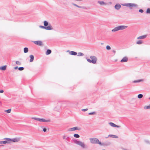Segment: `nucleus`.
<instances>
[{"instance_id": "1", "label": "nucleus", "mask_w": 150, "mask_h": 150, "mask_svg": "<svg viewBox=\"0 0 150 150\" xmlns=\"http://www.w3.org/2000/svg\"><path fill=\"white\" fill-rule=\"evenodd\" d=\"M91 143L93 144H98L101 146H104V143H102L98 139L96 138H93L90 139Z\"/></svg>"}, {"instance_id": "2", "label": "nucleus", "mask_w": 150, "mask_h": 150, "mask_svg": "<svg viewBox=\"0 0 150 150\" xmlns=\"http://www.w3.org/2000/svg\"><path fill=\"white\" fill-rule=\"evenodd\" d=\"M90 58L91 60L88 58L87 57L86 58L88 62L90 63H92L93 64H95L96 63L97 59L96 57L93 56H91L90 57Z\"/></svg>"}, {"instance_id": "3", "label": "nucleus", "mask_w": 150, "mask_h": 150, "mask_svg": "<svg viewBox=\"0 0 150 150\" xmlns=\"http://www.w3.org/2000/svg\"><path fill=\"white\" fill-rule=\"evenodd\" d=\"M43 23L44 26L46 27V30H51L53 29L50 23H49L47 21H45Z\"/></svg>"}, {"instance_id": "4", "label": "nucleus", "mask_w": 150, "mask_h": 150, "mask_svg": "<svg viewBox=\"0 0 150 150\" xmlns=\"http://www.w3.org/2000/svg\"><path fill=\"white\" fill-rule=\"evenodd\" d=\"M73 142L74 143L81 146L82 148H85V145L83 143L74 139H73Z\"/></svg>"}, {"instance_id": "5", "label": "nucleus", "mask_w": 150, "mask_h": 150, "mask_svg": "<svg viewBox=\"0 0 150 150\" xmlns=\"http://www.w3.org/2000/svg\"><path fill=\"white\" fill-rule=\"evenodd\" d=\"M73 142L74 143L81 146L82 148H85V145L83 143L74 139H73Z\"/></svg>"}, {"instance_id": "6", "label": "nucleus", "mask_w": 150, "mask_h": 150, "mask_svg": "<svg viewBox=\"0 0 150 150\" xmlns=\"http://www.w3.org/2000/svg\"><path fill=\"white\" fill-rule=\"evenodd\" d=\"M122 5L124 6H126L129 7V8L130 9H132V8L131 7L134 6L137 7L138 6L136 4L131 3L122 4Z\"/></svg>"}, {"instance_id": "7", "label": "nucleus", "mask_w": 150, "mask_h": 150, "mask_svg": "<svg viewBox=\"0 0 150 150\" xmlns=\"http://www.w3.org/2000/svg\"><path fill=\"white\" fill-rule=\"evenodd\" d=\"M32 119L39 121V122H50V120H45L43 118H37L35 117H32Z\"/></svg>"}, {"instance_id": "8", "label": "nucleus", "mask_w": 150, "mask_h": 150, "mask_svg": "<svg viewBox=\"0 0 150 150\" xmlns=\"http://www.w3.org/2000/svg\"><path fill=\"white\" fill-rule=\"evenodd\" d=\"M9 142H16L19 141L20 140V138H15L13 139H11L8 138L7 139Z\"/></svg>"}, {"instance_id": "9", "label": "nucleus", "mask_w": 150, "mask_h": 150, "mask_svg": "<svg viewBox=\"0 0 150 150\" xmlns=\"http://www.w3.org/2000/svg\"><path fill=\"white\" fill-rule=\"evenodd\" d=\"M35 45H39V46H42L43 45L42 42L41 41L38 40L32 41Z\"/></svg>"}, {"instance_id": "10", "label": "nucleus", "mask_w": 150, "mask_h": 150, "mask_svg": "<svg viewBox=\"0 0 150 150\" xmlns=\"http://www.w3.org/2000/svg\"><path fill=\"white\" fill-rule=\"evenodd\" d=\"M64 103V102H59L57 103V106H59V108H60L61 107L64 108L65 107V103Z\"/></svg>"}, {"instance_id": "11", "label": "nucleus", "mask_w": 150, "mask_h": 150, "mask_svg": "<svg viewBox=\"0 0 150 150\" xmlns=\"http://www.w3.org/2000/svg\"><path fill=\"white\" fill-rule=\"evenodd\" d=\"M7 139H8V138H5L4 139V140H6L4 141H0V144H5L7 143H10V142H9V141H8Z\"/></svg>"}, {"instance_id": "12", "label": "nucleus", "mask_w": 150, "mask_h": 150, "mask_svg": "<svg viewBox=\"0 0 150 150\" xmlns=\"http://www.w3.org/2000/svg\"><path fill=\"white\" fill-rule=\"evenodd\" d=\"M67 52H68L69 54L72 55L76 56L77 54V53L74 51H70L69 50L66 51Z\"/></svg>"}, {"instance_id": "13", "label": "nucleus", "mask_w": 150, "mask_h": 150, "mask_svg": "<svg viewBox=\"0 0 150 150\" xmlns=\"http://www.w3.org/2000/svg\"><path fill=\"white\" fill-rule=\"evenodd\" d=\"M80 129L78 128V127H74L69 129L68 130V131H75L76 130H79Z\"/></svg>"}, {"instance_id": "14", "label": "nucleus", "mask_w": 150, "mask_h": 150, "mask_svg": "<svg viewBox=\"0 0 150 150\" xmlns=\"http://www.w3.org/2000/svg\"><path fill=\"white\" fill-rule=\"evenodd\" d=\"M118 27L119 29V30H120L125 29L127 27V26L125 25H120L118 26Z\"/></svg>"}, {"instance_id": "15", "label": "nucleus", "mask_w": 150, "mask_h": 150, "mask_svg": "<svg viewBox=\"0 0 150 150\" xmlns=\"http://www.w3.org/2000/svg\"><path fill=\"white\" fill-rule=\"evenodd\" d=\"M128 60V58L126 57H124L120 61V62H126Z\"/></svg>"}, {"instance_id": "16", "label": "nucleus", "mask_w": 150, "mask_h": 150, "mask_svg": "<svg viewBox=\"0 0 150 150\" xmlns=\"http://www.w3.org/2000/svg\"><path fill=\"white\" fill-rule=\"evenodd\" d=\"M121 7V6L119 4H116L115 6V8L117 10H119Z\"/></svg>"}, {"instance_id": "17", "label": "nucleus", "mask_w": 150, "mask_h": 150, "mask_svg": "<svg viewBox=\"0 0 150 150\" xmlns=\"http://www.w3.org/2000/svg\"><path fill=\"white\" fill-rule=\"evenodd\" d=\"M108 137H112V138H117L118 137L117 136L115 135H113V134H109L108 135V137H106V138H107Z\"/></svg>"}, {"instance_id": "18", "label": "nucleus", "mask_w": 150, "mask_h": 150, "mask_svg": "<svg viewBox=\"0 0 150 150\" xmlns=\"http://www.w3.org/2000/svg\"><path fill=\"white\" fill-rule=\"evenodd\" d=\"M7 66L5 65L3 66H1L0 67V70L2 71H5L6 69Z\"/></svg>"}, {"instance_id": "19", "label": "nucleus", "mask_w": 150, "mask_h": 150, "mask_svg": "<svg viewBox=\"0 0 150 150\" xmlns=\"http://www.w3.org/2000/svg\"><path fill=\"white\" fill-rule=\"evenodd\" d=\"M72 4L73 5H74V6L77 7L78 8H83L84 9H86V7H85L79 6L78 5H77L76 4H74V3H73Z\"/></svg>"}, {"instance_id": "20", "label": "nucleus", "mask_w": 150, "mask_h": 150, "mask_svg": "<svg viewBox=\"0 0 150 150\" xmlns=\"http://www.w3.org/2000/svg\"><path fill=\"white\" fill-rule=\"evenodd\" d=\"M30 58L29 61L30 62H32L33 61L34 59V56L33 55H30L29 56Z\"/></svg>"}, {"instance_id": "21", "label": "nucleus", "mask_w": 150, "mask_h": 150, "mask_svg": "<svg viewBox=\"0 0 150 150\" xmlns=\"http://www.w3.org/2000/svg\"><path fill=\"white\" fill-rule=\"evenodd\" d=\"M147 36L146 35H145L140 36L137 38V39H144L146 38Z\"/></svg>"}, {"instance_id": "22", "label": "nucleus", "mask_w": 150, "mask_h": 150, "mask_svg": "<svg viewBox=\"0 0 150 150\" xmlns=\"http://www.w3.org/2000/svg\"><path fill=\"white\" fill-rule=\"evenodd\" d=\"M52 52L51 50L50 49H47L46 51V54L47 55H48L50 54Z\"/></svg>"}, {"instance_id": "23", "label": "nucleus", "mask_w": 150, "mask_h": 150, "mask_svg": "<svg viewBox=\"0 0 150 150\" xmlns=\"http://www.w3.org/2000/svg\"><path fill=\"white\" fill-rule=\"evenodd\" d=\"M23 51L24 53H27L28 52V47H25L23 49Z\"/></svg>"}, {"instance_id": "24", "label": "nucleus", "mask_w": 150, "mask_h": 150, "mask_svg": "<svg viewBox=\"0 0 150 150\" xmlns=\"http://www.w3.org/2000/svg\"><path fill=\"white\" fill-rule=\"evenodd\" d=\"M143 79H141L140 80H134L133 81V82L134 83H136L137 82H140L141 81H143Z\"/></svg>"}, {"instance_id": "25", "label": "nucleus", "mask_w": 150, "mask_h": 150, "mask_svg": "<svg viewBox=\"0 0 150 150\" xmlns=\"http://www.w3.org/2000/svg\"><path fill=\"white\" fill-rule=\"evenodd\" d=\"M118 30H119V29H118V27L117 26V27L113 29L112 30V31L115 32L116 31H118Z\"/></svg>"}, {"instance_id": "26", "label": "nucleus", "mask_w": 150, "mask_h": 150, "mask_svg": "<svg viewBox=\"0 0 150 150\" xmlns=\"http://www.w3.org/2000/svg\"><path fill=\"white\" fill-rule=\"evenodd\" d=\"M109 124L112 127H115V126H116V125L114 123H112V122H109Z\"/></svg>"}, {"instance_id": "27", "label": "nucleus", "mask_w": 150, "mask_h": 150, "mask_svg": "<svg viewBox=\"0 0 150 150\" xmlns=\"http://www.w3.org/2000/svg\"><path fill=\"white\" fill-rule=\"evenodd\" d=\"M143 97V95L141 94H139L137 96V97L139 99H141Z\"/></svg>"}, {"instance_id": "28", "label": "nucleus", "mask_w": 150, "mask_h": 150, "mask_svg": "<svg viewBox=\"0 0 150 150\" xmlns=\"http://www.w3.org/2000/svg\"><path fill=\"white\" fill-rule=\"evenodd\" d=\"M98 3L99 4H100V5H104L105 4V2L103 1H98Z\"/></svg>"}, {"instance_id": "29", "label": "nucleus", "mask_w": 150, "mask_h": 150, "mask_svg": "<svg viewBox=\"0 0 150 150\" xmlns=\"http://www.w3.org/2000/svg\"><path fill=\"white\" fill-rule=\"evenodd\" d=\"M84 55V54L81 52H79L78 53L77 56L78 57L82 56Z\"/></svg>"}, {"instance_id": "30", "label": "nucleus", "mask_w": 150, "mask_h": 150, "mask_svg": "<svg viewBox=\"0 0 150 150\" xmlns=\"http://www.w3.org/2000/svg\"><path fill=\"white\" fill-rule=\"evenodd\" d=\"M142 43V41L141 40H139L137 41V42H136V43L137 44H138V45L141 44Z\"/></svg>"}, {"instance_id": "31", "label": "nucleus", "mask_w": 150, "mask_h": 150, "mask_svg": "<svg viewBox=\"0 0 150 150\" xmlns=\"http://www.w3.org/2000/svg\"><path fill=\"white\" fill-rule=\"evenodd\" d=\"M74 137L76 138H78L80 137V136L78 134H75L74 135Z\"/></svg>"}, {"instance_id": "32", "label": "nucleus", "mask_w": 150, "mask_h": 150, "mask_svg": "<svg viewBox=\"0 0 150 150\" xmlns=\"http://www.w3.org/2000/svg\"><path fill=\"white\" fill-rule=\"evenodd\" d=\"M24 69V68L23 67H18V70L20 71H23Z\"/></svg>"}, {"instance_id": "33", "label": "nucleus", "mask_w": 150, "mask_h": 150, "mask_svg": "<svg viewBox=\"0 0 150 150\" xmlns=\"http://www.w3.org/2000/svg\"><path fill=\"white\" fill-rule=\"evenodd\" d=\"M11 109H9L8 110H5V112H6L8 113H9L11 112Z\"/></svg>"}, {"instance_id": "34", "label": "nucleus", "mask_w": 150, "mask_h": 150, "mask_svg": "<svg viewBox=\"0 0 150 150\" xmlns=\"http://www.w3.org/2000/svg\"><path fill=\"white\" fill-rule=\"evenodd\" d=\"M144 108L145 109H150V106H149V105L148 106H145Z\"/></svg>"}, {"instance_id": "35", "label": "nucleus", "mask_w": 150, "mask_h": 150, "mask_svg": "<svg viewBox=\"0 0 150 150\" xmlns=\"http://www.w3.org/2000/svg\"><path fill=\"white\" fill-rule=\"evenodd\" d=\"M146 13L150 14V8H148L147 9Z\"/></svg>"}, {"instance_id": "36", "label": "nucleus", "mask_w": 150, "mask_h": 150, "mask_svg": "<svg viewBox=\"0 0 150 150\" xmlns=\"http://www.w3.org/2000/svg\"><path fill=\"white\" fill-rule=\"evenodd\" d=\"M16 64L19 65L21 64V63L19 61H16Z\"/></svg>"}, {"instance_id": "37", "label": "nucleus", "mask_w": 150, "mask_h": 150, "mask_svg": "<svg viewBox=\"0 0 150 150\" xmlns=\"http://www.w3.org/2000/svg\"><path fill=\"white\" fill-rule=\"evenodd\" d=\"M39 27L40 28L46 30V29L45 28L46 27L45 26H44L40 25Z\"/></svg>"}, {"instance_id": "38", "label": "nucleus", "mask_w": 150, "mask_h": 150, "mask_svg": "<svg viewBox=\"0 0 150 150\" xmlns=\"http://www.w3.org/2000/svg\"><path fill=\"white\" fill-rule=\"evenodd\" d=\"M96 113V112H91L89 113L88 114L89 115H94Z\"/></svg>"}, {"instance_id": "39", "label": "nucleus", "mask_w": 150, "mask_h": 150, "mask_svg": "<svg viewBox=\"0 0 150 150\" xmlns=\"http://www.w3.org/2000/svg\"><path fill=\"white\" fill-rule=\"evenodd\" d=\"M110 49H111V47L110 46H109V45L107 46L106 49L107 50H110Z\"/></svg>"}, {"instance_id": "40", "label": "nucleus", "mask_w": 150, "mask_h": 150, "mask_svg": "<svg viewBox=\"0 0 150 150\" xmlns=\"http://www.w3.org/2000/svg\"><path fill=\"white\" fill-rule=\"evenodd\" d=\"M139 12H140V13H143L144 12V11L142 9H140L139 10Z\"/></svg>"}, {"instance_id": "41", "label": "nucleus", "mask_w": 150, "mask_h": 150, "mask_svg": "<svg viewBox=\"0 0 150 150\" xmlns=\"http://www.w3.org/2000/svg\"><path fill=\"white\" fill-rule=\"evenodd\" d=\"M43 131L45 132L47 131V129L45 127H44L43 128Z\"/></svg>"}, {"instance_id": "42", "label": "nucleus", "mask_w": 150, "mask_h": 150, "mask_svg": "<svg viewBox=\"0 0 150 150\" xmlns=\"http://www.w3.org/2000/svg\"><path fill=\"white\" fill-rule=\"evenodd\" d=\"M88 110L87 108L84 109L82 110V111L85 112L87 111Z\"/></svg>"}, {"instance_id": "43", "label": "nucleus", "mask_w": 150, "mask_h": 150, "mask_svg": "<svg viewBox=\"0 0 150 150\" xmlns=\"http://www.w3.org/2000/svg\"><path fill=\"white\" fill-rule=\"evenodd\" d=\"M18 66H16V67H15L14 68V69H15V70H16V69H18Z\"/></svg>"}, {"instance_id": "44", "label": "nucleus", "mask_w": 150, "mask_h": 150, "mask_svg": "<svg viewBox=\"0 0 150 150\" xmlns=\"http://www.w3.org/2000/svg\"><path fill=\"white\" fill-rule=\"evenodd\" d=\"M4 92V91L3 90H0V93H3Z\"/></svg>"}, {"instance_id": "45", "label": "nucleus", "mask_w": 150, "mask_h": 150, "mask_svg": "<svg viewBox=\"0 0 150 150\" xmlns=\"http://www.w3.org/2000/svg\"><path fill=\"white\" fill-rule=\"evenodd\" d=\"M115 127L119 128V127H120V126H118V125H116V126H115Z\"/></svg>"}, {"instance_id": "46", "label": "nucleus", "mask_w": 150, "mask_h": 150, "mask_svg": "<svg viewBox=\"0 0 150 150\" xmlns=\"http://www.w3.org/2000/svg\"><path fill=\"white\" fill-rule=\"evenodd\" d=\"M65 137H66V136H65V135L64 136H63V139H64L65 138Z\"/></svg>"}, {"instance_id": "47", "label": "nucleus", "mask_w": 150, "mask_h": 150, "mask_svg": "<svg viewBox=\"0 0 150 150\" xmlns=\"http://www.w3.org/2000/svg\"><path fill=\"white\" fill-rule=\"evenodd\" d=\"M113 52L114 53H115L116 51H115V50H113Z\"/></svg>"}, {"instance_id": "48", "label": "nucleus", "mask_w": 150, "mask_h": 150, "mask_svg": "<svg viewBox=\"0 0 150 150\" xmlns=\"http://www.w3.org/2000/svg\"><path fill=\"white\" fill-rule=\"evenodd\" d=\"M4 146V145H0V146Z\"/></svg>"}]
</instances>
